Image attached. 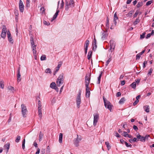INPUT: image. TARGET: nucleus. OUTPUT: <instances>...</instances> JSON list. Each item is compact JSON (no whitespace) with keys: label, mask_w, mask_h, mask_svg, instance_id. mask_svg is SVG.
I'll use <instances>...</instances> for the list:
<instances>
[{"label":"nucleus","mask_w":154,"mask_h":154,"mask_svg":"<svg viewBox=\"0 0 154 154\" xmlns=\"http://www.w3.org/2000/svg\"><path fill=\"white\" fill-rule=\"evenodd\" d=\"M146 34L145 32H143L142 34L140 35V39H143L144 38L145 35Z\"/></svg>","instance_id":"49"},{"label":"nucleus","mask_w":154,"mask_h":154,"mask_svg":"<svg viewBox=\"0 0 154 154\" xmlns=\"http://www.w3.org/2000/svg\"><path fill=\"white\" fill-rule=\"evenodd\" d=\"M21 112L24 117H26V115L27 114L28 112L26 106L25 104H22L21 105Z\"/></svg>","instance_id":"4"},{"label":"nucleus","mask_w":154,"mask_h":154,"mask_svg":"<svg viewBox=\"0 0 154 154\" xmlns=\"http://www.w3.org/2000/svg\"><path fill=\"white\" fill-rule=\"evenodd\" d=\"M64 5V2H63V0H62V2L60 4V8H63Z\"/></svg>","instance_id":"53"},{"label":"nucleus","mask_w":154,"mask_h":154,"mask_svg":"<svg viewBox=\"0 0 154 154\" xmlns=\"http://www.w3.org/2000/svg\"><path fill=\"white\" fill-rule=\"evenodd\" d=\"M143 5V2H139L137 5V7L139 8L142 6Z\"/></svg>","instance_id":"32"},{"label":"nucleus","mask_w":154,"mask_h":154,"mask_svg":"<svg viewBox=\"0 0 154 154\" xmlns=\"http://www.w3.org/2000/svg\"><path fill=\"white\" fill-rule=\"evenodd\" d=\"M20 67H19L18 68L17 72V81L18 82H20L21 80V75L20 73Z\"/></svg>","instance_id":"12"},{"label":"nucleus","mask_w":154,"mask_h":154,"mask_svg":"<svg viewBox=\"0 0 154 154\" xmlns=\"http://www.w3.org/2000/svg\"><path fill=\"white\" fill-rule=\"evenodd\" d=\"M143 108L144 110L147 113H149V105L144 106Z\"/></svg>","instance_id":"15"},{"label":"nucleus","mask_w":154,"mask_h":154,"mask_svg":"<svg viewBox=\"0 0 154 154\" xmlns=\"http://www.w3.org/2000/svg\"><path fill=\"white\" fill-rule=\"evenodd\" d=\"M139 13V11H138V10H137L135 13L133 15V17L134 18H135V17H136L137 16V15Z\"/></svg>","instance_id":"43"},{"label":"nucleus","mask_w":154,"mask_h":154,"mask_svg":"<svg viewBox=\"0 0 154 154\" xmlns=\"http://www.w3.org/2000/svg\"><path fill=\"white\" fill-rule=\"evenodd\" d=\"M136 82H134L130 86L133 88L135 89L136 87Z\"/></svg>","instance_id":"28"},{"label":"nucleus","mask_w":154,"mask_h":154,"mask_svg":"<svg viewBox=\"0 0 154 154\" xmlns=\"http://www.w3.org/2000/svg\"><path fill=\"white\" fill-rule=\"evenodd\" d=\"M2 28L1 36L2 38L4 39L6 37V32H7V29L6 26L4 25H3Z\"/></svg>","instance_id":"6"},{"label":"nucleus","mask_w":154,"mask_h":154,"mask_svg":"<svg viewBox=\"0 0 154 154\" xmlns=\"http://www.w3.org/2000/svg\"><path fill=\"white\" fill-rule=\"evenodd\" d=\"M43 23L45 25H49L50 24L49 22H48L46 21H44L43 22Z\"/></svg>","instance_id":"58"},{"label":"nucleus","mask_w":154,"mask_h":154,"mask_svg":"<svg viewBox=\"0 0 154 154\" xmlns=\"http://www.w3.org/2000/svg\"><path fill=\"white\" fill-rule=\"evenodd\" d=\"M14 14L15 15V16H16V18H17V16H18V11L17 10H14Z\"/></svg>","instance_id":"48"},{"label":"nucleus","mask_w":154,"mask_h":154,"mask_svg":"<svg viewBox=\"0 0 154 154\" xmlns=\"http://www.w3.org/2000/svg\"><path fill=\"white\" fill-rule=\"evenodd\" d=\"M8 89L12 91H13L14 90V88L12 86H10L8 87Z\"/></svg>","instance_id":"51"},{"label":"nucleus","mask_w":154,"mask_h":154,"mask_svg":"<svg viewBox=\"0 0 154 154\" xmlns=\"http://www.w3.org/2000/svg\"><path fill=\"white\" fill-rule=\"evenodd\" d=\"M30 43L32 47L34 46V41L33 38L32 36H31L30 37Z\"/></svg>","instance_id":"18"},{"label":"nucleus","mask_w":154,"mask_h":154,"mask_svg":"<svg viewBox=\"0 0 154 154\" xmlns=\"http://www.w3.org/2000/svg\"><path fill=\"white\" fill-rule=\"evenodd\" d=\"M107 34L106 32L104 31H103V32H102V38H105L107 36Z\"/></svg>","instance_id":"25"},{"label":"nucleus","mask_w":154,"mask_h":154,"mask_svg":"<svg viewBox=\"0 0 154 154\" xmlns=\"http://www.w3.org/2000/svg\"><path fill=\"white\" fill-rule=\"evenodd\" d=\"M42 108L40 109H38V116L40 118L42 117Z\"/></svg>","instance_id":"26"},{"label":"nucleus","mask_w":154,"mask_h":154,"mask_svg":"<svg viewBox=\"0 0 154 154\" xmlns=\"http://www.w3.org/2000/svg\"><path fill=\"white\" fill-rule=\"evenodd\" d=\"M63 139V134L62 133H60L59 136V141L60 143H62V140Z\"/></svg>","instance_id":"21"},{"label":"nucleus","mask_w":154,"mask_h":154,"mask_svg":"<svg viewBox=\"0 0 154 154\" xmlns=\"http://www.w3.org/2000/svg\"><path fill=\"white\" fill-rule=\"evenodd\" d=\"M105 144L106 146L107 147L108 150L111 148V146L109 145V143L107 141L105 142Z\"/></svg>","instance_id":"30"},{"label":"nucleus","mask_w":154,"mask_h":154,"mask_svg":"<svg viewBox=\"0 0 154 154\" xmlns=\"http://www.w3.org/2000/svg\"><path fill=\"white\" fill-rule=\"evenodd\" d=\"M106 26L107 28H109V19L108 17H107L106 18Z\"/></svg>","instance_id":"38"},{"label":"nucleus","mask_w":154,"mask_h":154,"mask_svg":"<svg viewBox=\"0 0 154 154\" xmlns=\"http://www.w3.org/2000/svg\"><path fill=\"white\" fill-rule=\"evenodd\" d=\"M0 87L3 89L4 87V82L3 81H0Z\"/></svg>","instance_id":"29"},{"label":"nucleus","mask_w":154,"mask_h":154,"mask_svg":"<svg viewBox=\"0 0 154 154\" xmlns=\"http://www.w3.org/2000/svg\"><path fill=\"white\" fill-rule=\"evenodd\" d=\"M90 91H86V97H89L90 96Z\"/></svg>","instance_id":"33"},{"label":"nucleus","mask_w":154,"mask_h":154,"mask_svg":"<svg viewBox=\"0 0 154 154\" xmlns=\"http://www.w3.org/2000/svg\"><path fill=\"white\" fill-rule=\"evenodd\" d=\"M149 137V135H146L145 137H144V138L145 140V141L146 140H148Z\"/></svg>","instance_id":"52"},{"label":"nucleus","mask_w":154,"mask_h":154,"mask_svg":"<svg viewBox=\"0 0 154 154\" xmlns=\"http://www.w3.org/2000/svg\"><path fill=\"white\" fill-rule=\"evenodd\" d=\"M82 139L81 136L79 137L78 135H77V137L76 139L74 140V143L75 145V146L78 147L79 146V142Z\"/></svg>","instance_id":"10"},{"label":"nucleus","mask_w":154,"mask_h":154,"mask_svg":"<svg viewBox=\"0 0 154 154\" xmlns=\"http://www.w3.org/2000/svg\"><path fill=\"white\" fill-rule=\"evenodd\" d=\"M81 91H79L77 94L76 99V103H77V107L79 108L80 106V104L81 102Z\"/></svg>","instance_id":"5"},{"label":"nucleus","mask_w":154,"mask_h":154,"mask_svg":"<svg viewBox=\"0 0 154 154\" xmlns=\"http://www.w3.org/2000/svg\"><path fill=\"white\" fill-rule=\"evenodd\" d=\"M41 60H44L46 59V56L45 55H42L41 57Z\"/></svg>","instance_id":"37"},{"label":"nucleus","mask_w":154,"mask_h":154,"mask_svg":"<svg viewBox=\"0 0 154 154\" xmlns=\"http://www.w3.org/2000/svg\"><path fill=\"white\" fill-rule=\"evenodd\" d=\"M103 97L105 107L108 109L110 112H111L112 109V105H111L110 102L108 101L103 96Z\"/></svg>","instance_id":"1"},{"label":"nucleus","mask_w":154,"mask_h":154,"mask_svg":"<svg viewBox=\"0 0 154 154\" xmlns=\"http://www.w3.org/2000/svg\"><path fill=\"white\" fill-rule=\"evenodd\" d=\"M62 65V64H59L57 66V69L56 70V71L55 72V73H54V75H55V73L56 72H57L59 70V69L60 68V67Z\"/></svg>","instance_id":"27"},{"label":"nucleus","mask_w":154,"mask_h":154,"mask_svg":"<svg viewBox=\"0 0 154 154\" xmlns=\"http://www.w3.org/2000/svg\"><path fill=\"white\" fill-rule=\"evenodd\" d=\"M92 45H93L92 49L94 51H95L96 50L97 47L96 44H92Z\"/></svg>","instance_id":"36"},{"label":"nucleus","mask_w":154,"mask_h":154,"mask_svg":"<svg viewBox=\"0 0 154 154\" xmlns=\"http://www.w3.org/2000/svg\"><path fill=\"white\" fill-rule=\"evenodd\" d=\"M46 152L47 153H49L50 152V148L49 146H47Z\"/></svg>","instance_id":"50"},{"label":"nucleus","mask_w":154,"mask_h":154,"mask_svg":"<svg viewBox=\"0 0 154 154\" xmlns=\"http://www.w3.org/2000/svg\"><path fill=\"white\" fill-rule=\"evenodd\" d=\"M25 139H24V140H23V141L22 144V148L23 149H25Z\"/></svg>","instance_id":"39"},{"label":"nucleus","mask_w":154,"mask_h":154,"mask_svg":"<svg viewBox=\"0 0 154 154\" xmlns=\"http://www.w3.org/2000/svg\"><path fill=\"white\" fill-rule=\"evenodd\" d=\"M140 21V20L138 18L135 21H134V22L133 24L134 25H135L136 24H137L138 23H139Z\"/></svg>","instance_id":"35"},{"label":"nucleus","mask_w":154,"mask_h":154,"mask_svg":"<svg viewBox=\"0 0 154 154\" xmlns=\"http://www.w3.org/2000/svg\"><path fill=\"white\" fill-rule=\"evenodd\" d=\"M45 72L47 73H51V70L49 68H48L45 69Z\"/></svg>","instance_id":"40"},{"label":"nucleus","mask_w":154,"mask_h":154,"mask_svg":"<svg viewBox=\"0 0 154 154\" xmlns=\"http://www.w3.org/2000/svg\"><path fill=\"white\" fill-rule=\"evenodd\" d=\"M109 43L110 45V48L109 50L112 52L113 51L114 49L115 46V43L114 40L112 39L110 40L109 42Z\"/></svg>","instance_id":"7"},{"label":"nucleus","mask_w":154,"mask_h":154,"mask_svg":"<svg viewBox=\"0 0 154 154\" xmlns=\"http://www.w3.org/2000/svg\"><path fill=\"white\" fill-rule=\"evenodd\" d=\"M74 0H70V2L69 3L66 1L65 3V9L68 10L70 8H73L74 6L75 2Z\"/></svg>","instance_id":"2"},{"label":"nucleus","mask_w":154,"mask_h":154,"mask_svg":"<svg viewBox=\"0 0 154 154\" xmlns=\"http://www.w3.org/2000/svg\"><path fill=\"white\" fill-rule=\"evenodd\" d=\"M92 56V52L91 51H89L88 53L87 56L88 59L89 60L90 59Z\"/></svg>","instance_id":"24"},{"label":"nucleus","mask_w":154,"mask_h":154,"mask_svg":"<svg viewBox=\"0 0 154 154\" xmlns=\"http://www.w3.org/2000/svg\"><path fill=\"white\" fill-rule=\"evenodd\" d=\"M94 125L95 126L96 125V124L97 122L99 119V114H94Z\"/></svg>","instance_id":"8"},{"label":"nucleus","mask_w":154,"mask_h":154,"mask_svg":"<svg viewBox=\"0 0 154 154\" xmlns=\"http://www.w3.org/2000/svg\"><path fill=\"white\" fill-rule=\"evenodd\" d=\"M45 152V149H42L41 150V154H44Z\"/></svg>","instance_id":"64"},{"label":"nucleus","mask_w":154,"mask_h":154,"mask_svg":"<svg viewBox=\"0 0 154 154\" xmlns=\"http://www.w3.org/2000/svg\"><path fill=\"white\" fill-rule=\"evenodd\" d=\"M85 85H89V84L90 83V80L86 79V80L85 79Z\"/></svg>","instance_id":"45"},{"label":"nucleus","mask_w":154,"mask_h":154,"mask_svg":"<svg viewBox=\"0 0 154 154\" xmlns=\"http://www.w3.org/2000/svg\"><path fill=\"white\" fill-rule=\"evenodd\" d=\"M139 102V100H136L135 101L134 103L133 104V105L134 106H135Z\"/></svg>","instance_id":"62"},{"label":"nucleus","mask_w":154,"mask_h":154,"mask_svg":"<svg viewBox=\"0 0 154 154\" xmlns=\"http://www.w3.org/2000/svg\"><path fill=\"white\" fill-rule=\"evenodd\" d=\"M63 74L62 73L60 75L57 81V84L58 86L60 87L61 85L63 82Z\"/></svg>","instance_id":"3"},{"label":"nucleus","mask_w":154,"mask_h":154,"mask_svg":"<svg viewBox=\"0 0 154 154\" xmlns=\"http://www.w3.org/2000/svg\"><path fill=\"white\" fill-rule=\"evenodd\" d=\"M10 146V143H7L5 144L4 146V148L5 149H6V152H8Z\"/></svg>","instance_id":"16"},{"label":"nucleus","mask_w":154,"mask_h":154,"mask_svg":"<svg viewBox=\"0 0 154 154\" xmlns=\"http://www.w3.org/2000/svg\"><path fill=\"white\" fill-rule=\"evenodd\" d=\"M30 0H26V6L27 7H29L30 6Z\"/></svg>","instance_id":"46"},{"label":"nucleus","mask_w":154,"mask_h":154,"mask_svg":"<svg viewBox=\"0 0 154 154\" xmlns=\"http://www.w3.org/2000/svg\"><path fill=\"white\" fill-rule=\"evenodd\" d=\"M152 1H149L146 2V6H148L150 5L152 3Z\"/></svg>","instance_id":"54"},{"label":"nucleus","mask_w":154,"mask_h":154,"mask_svg":"<svg viewBox=\"0 0 154 154\" xmlns=\"http://www.w3.org/2000/svg\"><path fill=\"white\" fill-rule=\"evenodd\" d=\"M19 8L20 11L21 12H23V11L24 6L23 3L21 0H20L19 3Z\"/></svg>","instance_id":"11"},{"label":"nucleus","mask_w":154,"mask_h":154,"mask_svg":"<svg viewBox=\"0 0 154 154\" xmlns=\"http://www.w3.org/2000/svg\"><path fill=\"white\" fill-rule=\"evenodd\" d=\"M102 72H101L99 76V77H98V81L97 82V83L99 84L100 83V79L102 76Z\"/></svg>","instance_id":"22"},{"label":"nucleus","mask_w":154,"mask_h":154,"mask_svg":"<svg viewBox=\"0 0 154 154\" xmlns=\"http://www.w3.org/2000/svg\"><path fill=\"white\" fill-rule=\"evenodd\" d=\"M89 41L88 40H87L85 42V48H88V46L89 45Z\"/></svg>","instance_id":"19"},{"label":"nucleus","mask_w":154,"mask_h":154,"mask_svg":"<svg viewBox=\"0 0 154 154\" xmlns=\"http://www.w3.org/2000/svg\"><path fill=\"white\" fill-rule=\"evenodd\" d=\"M20 136L19 135H17V138L15 140V142L16 143H18L19 142V141L20 140Z\"/></svg>","instance_id":"34"},{"label":"nucleus","mask_w":154,"mask_h":154,"mask_svg":"<svg viewBox=\"0 0 154 154\" xmlns=\"http://www.w3.org/2000/svg\"><path fill=\"white\" fill-rule=\"evenodd\" d=\"M50 87L53 89H54L55 90L56 89V84L54 82H52L50 84Z\"/></svg>","instance_id":"17"},{"label":"nucleus","mask_w":154,"mask_h":154,"mask_svg":"<svg viewBox=\"0 0 154 154\" xmlns=\"http://www.w3.org/2000/svg\"><path fill=\"white\" fill-rule=\"evenodd\" d=\"M43 136V134L42 133L41 131H40L39 135V141H40L42 140Z\"/></svg>","instance_id":"20"},{"label":"nucleus","mask_w":154,"mask_h":154,"mask_svg":"<svg viewBox=\"0 0 154 154\" xmlns=\"http://www.w3.org/2000/svg\"><path fill=\"white\" fill-rule=\"evenodd\" d=\"M111 60V58H109L106 61V66H107L108 64H109V63L110 62V61Z\"/></svg>","instance_id":"44"},{"label":"nucleus","mask_w":154,"mask_h":154,"mask_svg":"<svg viewBox=\"0 0 154 154\" xmlns=\"http://www.w3.org/2000/svg\"><path fill=\"white\" fill-rule=\"evenodd\" d=\"M40 10L41 11H42V13L43 14L45 11V9L43 7H42L40 8Z\"/></svg>","instance_id":"59"},{"label":"nucleus","mask_w":154,"mask_h":154,"mask_svg":"<svg viewBox=\"0 0 154 154\" xmlns=\"http://www.w3.org/2000/svg\"><path fill=\"white\" fill-rule=\"evenodd\" d=\"M121 93L120 92H118L116 94V96L117 97H119L121 96Z\"/></svg>","instance_id":"60"},{"label":"nucleus","mask_w":154,"mask_h":154,"mask_svg":"<svg viewBox=\"0 0 154 154\" xmlns=\"http://www.w3.org/2000/svg\"><path fill=\"white\" fill-rule=\"evenodd\" d=\"M125 101V99L124 97L122 98L119 101V103L120 104H123Z\"/></svg>","instance_id":"23"},{"label":"nucleus","mask_w":154,"mask_h":154,"mask_svg":"<svg viewBox=\"0 0 154 154\" xmlns=\"http://www.w3.org/2000/svg\"><path fill=\"white\" fill-rule=\"evenodd\" d=\"M141 55H140V54H137V55H136V60H139L140 58V57H141Z\"/></svg>","instance_id":"57"},{"label":"nucleus","mask_w":154,"mask_h":154,"mask_svg":"<svg viewBox=\"0 0 154 154\" xmlns=\"http://www.w3.org/2000/svg\"><path fill=\"white\" fill-rule=\"evenodd\" d=\"M91 74H87L86 75L85 77V79H87L88 80H90L91 79Z\"/></svg>","instance_id":"31"},{"label":"nucleus","mask_w":154,"mask_h":154,"mask_svg":"<svg viewBox=\"0 0 154 154\" xmlns=\"http://www.w3.org/2000/svg\"><path fill=\"white\" fill-rule=\"evenodd\" d=\"M32 48L33 51V53L34 56H36V45H34V46L32 47Z\"/></svg>","instance_id":"14"},{"label":"nucleus","mask_w":154,"mask_h":154,"mask_svg":"<svg viewBox=\"0 0 154 154\" xmlns=\"http://www.w3.org/2000/svg\"><path fill=\"white\" fill-rule=\"evenodd\" d=\"M133 128L136 131H137L138 129L137 127L135 125L133 126Z\"/></svg>","instance_id":"61"},{"label":"nucleus","mask_w":154,"mask_h":154,"mask_svg":"<svg viewBox=\"0 0 154 154\" xmlns=\"http://www.w3.org/2000/svg\"><path fill=\"white\" fill-rule=\"evenodd\" d=\"M123 133L124 134V135H123L124 137H126L128 136V134H127V132L124 131Z\"/></svg>","instance_id":"63"},{"label":"nucleus","mask_w":154,"mask_h":154,"mask_svg":"<svg viewBox=\"0 0 154 154\" xmlns=\"http://www.w3.org/2000/svg\"><path fill=\"white\" fill-rule=\"evenodd\" d=\"M7 35L9 42L11 44H13L14 43V40L9 30L7 31Z\"/></svg>","instance_id":"9"},{"label":"nucleus","mask_w":154,"mask_h":154,"mask_svg":"<svg viewBox=\"0 0 154 154\" xmlns=\"http://www.w3.org/2000/svg\"><path fill=\"white\" fill-rule=\"evenodd\" d=\"M137 138L141 142H145V140L144 138V137L140 135V134H138L136 136Z\"/></svg>","instance_id":"13"},{"label":"nucleus","mask_w":154,"mask_h":154,"mask_svg":"<svg viewBox=\"0 0 154 154\" xmlns=\"http://www.w3.org/2000/svg\"><path fill=\"white\" fill-rule=\"evenodd\" d=\"M86 86V91H88L90 90V88L88 87V85H85Z\"/></svg>","instance_id":"56"},{"label":"nucleus","mask_w":154,"mask_h":154,"mask_svg":"<svg viewBox=\"0 0 154 154\" xmlns=\"http://www.w3.org/2000/svg\"><path fill=\"white\" fill-rule=\"evenodd\" d=\"M152 68H150L149 70V72H148V75H150L152 72Z\"/></svg>","instance_id":"55"},{"label":"nucleus","mask_w":154,"mask_h":154,"mask_svg":"<svg viewBox=\"0 0 154 154\" xmlns=\"http://www.w3.org/2000/svg\"><path fill=\"white\" fill-rule=\"evenodd\" d=\"M133 13V12L132 11H130L128 14H127L126 15L127 17H131L132 16V14Z\"/></svg>","instance_id":"41"},{"label":"nucleus","mask_w":154,"mask_h":154,"mask_svg":"<svg viewBox=\"0 0 154 154\" xmlns=\"http://www.w3.org/2000/svg\"><path fill=\"white\" fill-rule=\"evenodd\" d=\"M41 106H42V105H41V102L40 100H39L38 101V109L41 108Z\"/></svg>","instance_id":"42"},{"label":"nucleus","mask_w":154,"mask_h":154,"mask_svg":"<svg viewBox=\"0 0 154 154\" xmlns=\"http://www.w3.org/2000/svg\"><path fill=\"white\" fill-rule=\"evenodd\" d=\"M125 144L127 147H130L131 148L132 147V145L131 144H129L126 142L125 143Z\"/></svg>","instance_id":"47"}]
</instances>
